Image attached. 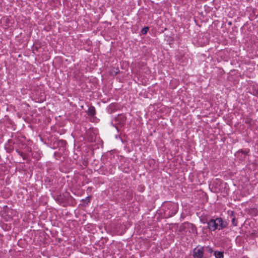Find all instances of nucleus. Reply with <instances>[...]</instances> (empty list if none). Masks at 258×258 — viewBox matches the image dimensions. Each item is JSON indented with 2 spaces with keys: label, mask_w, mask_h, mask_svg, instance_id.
I'll return each mask as SVG.
<instances>
[{
  "label": "nucleus",
  "mask_w": 258,
  "mask_h": 258,
  "mask_svg": "<svg viewBox=\"0 0 258 258\" xmlns=\"http://www.w3.org/2000/svg\"><path fill=\"white\" fill-rule=\"evenodd\" d=\"M226 225V222L223 221L221 218L211 220V230L221 229L225 227Z\"/></svg>",
  "instance_id": "nucleus-1"
},
{
  "label": "nucleus",
  "mask_w": 258,
  "mask_h": 258,
  "mask_svg": "<svg viewBox=\"0 0 258 258\" xmlns=\"http://www.w3.org/2000/svg\"><path fill=\"white\" fill-rule=\"evenodd\" d=\"M125 116L123 114H119L115 118L114 123L115 125L122 126L125 124Z\"/></svg>",
  "instance_id": "nucleus-2"
},
{
  "label": "nucleus",
  "mask_w": 258,
  "mask_h": 258,
  "mask_svg": "<svg viewBox=\"0 0 258 258\" xmlns=\"http://www.w3.org/2000/svg\"><path fill=\"white\" fill-rule=\"evenodd\" d=\"M193 258H203L202 247H196L193 250Z\"/></svg>",
  "instance_id": "nucleus-3"
},
{
  "label": "nucleus",
  "mask_w": 258,
  "mask_h": 258,
  "mask_svg": "<svg viewBox=\"0 0 258 258\" xmlns=\"http://www.w3.org/2000/svg\"><path fill=\"white\" fill-rule=\"evenodd\" d=\"M88 114L90 116H93L95 114V109L94 107L91 106L89 108Z\"/></svg>",
  "instance_id": "nucleus-4"
},
{
  "label": "nucleus",
  "mask_w": 258,
  "mask_h": 258,
  "mask_svg": "<svg viewBox=\"0 0 258 258\" xmlns=\"http://www.w3.org/2000/svg\"><path fill=\"white\" fill-rule=\"evenodd\" d=\"M201 221L204 224H207V227L208 228L210 227V221L207 219L205 218L204 217H202L201 218Z\"/></svg>",
  "instance_id": "nucleus-5"
},
{
  "label": "nucleus",
  "mask_w": 258,
  "mask_h": 258,
  "mask_svg": "<svg viewBox=\"0 0 258 258\" xmlns=\"http://www.w3.org/2000/svg\"><path fill=\"white\" fill-rule=\"evenodd\" d=\"M214 255L216 258H223V253L222 252L215 251L214 252Z\"/></svg>",
  "instance_id": "nucleus-6"
},
{
  "label": "nucleus",
  "mask_w": 258,
  "mask_h": 258,
  "mask_svg": "<svg viewBox=\"0 0 258 258\" xmlns=\"http://www.w3.org/2000/svg\"><path fill=\"white\" fill-rule=\"evenodd\" d=\"M149 27H145L142 30V33L143 34H145L147 33L148 31L149 30Z\"/></svg>",
  "instance_id": "nucleus-7"
},
{
  "label": "nucleus",
  "mask_w": 258,
  "mask_h": 258,
  "mask_svg": "<svg viewBox=\"0 0 258 258\" xmlns=\"http://www.w3.org/2000/svg\"><path fill=\"white\" fill-rule=\"evenodd\" d=\"M173 207L175 208L174 212L173 213V214H175L177 212V206L176 205H173Z\"/></svg>",
  "instance_id": "nucleus-8"
}]
</instances>
